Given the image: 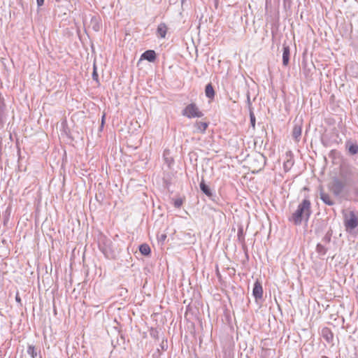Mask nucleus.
<instances>
[{"label": "nucleus", "mask_w": 358, "mask_h": 358, "mask_svg": "<svg viewBox=\"0 0 358 358\" xmlns=\"http://www.w3.org/2000/svg\"><path fill=\"white\" fill-rule=\"evenodd\" d=\"M282 64L285 66H287L289 64V55H290V49L288 45H283L282 48Z\"/></svg>", "instance_id": "obj_6"}, {"label": "nucleus", "mask_w": 358, "mask_h": 358, "mask_svg": "<svg viewBox=\"0 0 358 358\" xmlns=\"http://www.w3.org/2000/svg\"><path fill=\"white\" fill-rule=\"evenodd\" d=\"M322 358H329V357H327L326 356H323Z\"/></svg>", "instance_id": "obj_28"}, {"label": "nucleus", "mask_w": 358, "mask_h": 358, "mask_svg": "<svg viewBox=\"0 0 358 358\" xmlns=\"http://www.w3.org/2000/svg\"><path fill=\"white\" fill-rule=\"evenodd\" d=\"M92 78L94 80H98V74L96 73V69L95 65H94V71H93V73H92Z\"/></svg>", "instance_id": "obj_21"}, {"label": "nucleus", "mask_w": 358, "mask_h": 358, "mask_svg": "<svg viewBox=\"0 0 358 358\" xmlns=\"http://www.w3.org/2000/svg\"><path fill=\"white\" fill-rule=\"evenodd\" d=\"M310 213V202L308 199H303L299 205L296 210L292 215L289 220L294 224L299 225L301 223L303 219L307 221Z\"/></svg>", "instance_id": "obj_2"}, {"label": "nucleus", "mask_w": 358, "mask_h": 358, "mask_svg": "<svg viewBox=\"0 0 358 358\" xmlns=\"http://www.w3.org/2000/svg\"><path fill=\"white\" fill-rule=\"evenodd\" d=\"M316 250H317V252L322 255H325V253L327 252L326 248L321 244H317Z\"/></svg>", "instance_id": "obj_16"}, {"label": "nucleus", "mask_w": 358, "mask_h": 358, "mask_svg": "<svg viewBox=\"0 0 358 358\" xmlns=\"http://www.w3.org/2000/svg\"><path fill=\"white\" fill-rule=\"evenodd\" d=\"M208 126V124L206 122L197 121L194 124L196 131L200 133H204Z\"/></svg>", "instance_id": "obj_10"}, {"label": "nucleus", "mask_w": 358, "mask_h": 358, "mask_svg": "<svg viewBox=\"0 0 358 358\" xmlns=\"http://www.w3.org/2000/svg\"><path fill=\"white\" fill-rule=\"evenodd\" d=\"M248 102L249 104H250V96L248 95Z\"/></svg>", "instance_id": "obj_26"}, {"label": "nucleus", "mask_w": 358, "mask_h": 358, "mask_svg": "<svg viewBox=\"0 0 358 358\" xmlns=\"http://www.w3.org/2000/svg\"><path fill=\"white\" fill-rule=\"evenodd\" d=\"M252 294L256 300H258V299H260L262 298L263 289H262V284L259 281H256L254 285Z\"/></svg>", "instance_id": "obj_5"}, {"label": "nucleus", "mask_w": 358, "mask_h": 358, "mask_svg": "<svg viewBox=\"0 0 358 358\" xmlns=\"http://www.w3.org/2000/svg\"><path fill=\"white\" fill-rule=\"evenodd\" d=\"M358 182V170L348 165L341 166L338 177H334L329 185V189L335 196H339L348 186Z\"/></svg>", "instance_id": "obj_1"}, {"label": "nucleus", "mask_w": 358, "mask_h": 358, "mask_svg": "<svg viewBox=\"0 0 358 358\" xmlns=\"http://www.w3.org/2000/svg\"><path fill=\"white\" fill-rule=\"evenodd\" d=\"M200 188H201V191L208 196H212V193H211L210 188L208 187V185H206L205 184L203 180H202L200 183Z\"/></svg>", "instance_id": "obj_13"}, {"label": "nucleus", "mask_w": 358, "mask_h": 358, "mask_svg": "<svg viewBox=\"0 0 358 358\" xmlns=\"http://www.w3.org/2000/svg\"><path fill=\"white\" fill-rule=\"evenodd\" d=\"M141 59H146L149 62H154L156 59V54L154 50H147L143 52L141 57Z\"/></svg>", "instance_id": "obj_8"}, {"label": "nucleus", "mask_w": 358, "mask_h": 358, "mask_svg": "<svg viewBox=\"0 0 358 358\" xmlns=\"http://www.w3.org/2000/svg\"><path fill=\"white\" fill-rule=\"evenodd\" d=\"M301 135V125L296 124L292 130V137L296 141H299Z\"/></svg>", "instance_id": "obj_9"}, {"label": "nucleus", "mask_w": 358, "mask_h": 358, "mask_svg": "<svg viewBox=\"0 0 358 358\" xmlns=\"http://www.w3.org/2000/svg\"><path fill=\"white\" fill-rule=\"evenodd\" d=\"M104 119H105V115H103L102 116V119H101L102 124H103V122H104Z\"/></svg>", "instance_id": "obj_25"}, {"label": "nucleus", "mask_w": 358, "mask_h": 358, "mask_svg": "<svg viewBox=\"0 0 358 358\" xmlns=\"http://www.w3.org/2000/svg\"><path fill=\"white\" fill-rule=\"evenodd\" d=\"M345 226L348 229H354L358 225V218L354 212L350 211L344 216Z\"/></svg>", "instance_id": "obj_4"}, {"label": "nucleus", "mask_w": 358, "mask_h": 358, "mask_svg": "<svg viewBox=\"0 0 358 358\" xmlns=\"http://www.w3.org/2000/svg\"><path fill=\"white\" fill-rule=\"evenodd\" d=\"M27 353L32 357L36 358L37 356V352L35 349V348L32 345H29L27 348Z\"/></svg>", "instance_id": "obj_15"}, {"label": "nucleus", "mask_w": 358, "mask_h": 358, "mask_svg": "<svg viewBox=\"0 0 358 358\" xmlns=\"http://www.w3.org/2000/svg\"><path fill=\"white\" fill-rule=\"evenodd\" d=\"M15 299L17 302H20V296H18V294H17L16 296H15Z\"/></svg>", "instance_id": "obj_24"}, {"label": "nucleus", "mask_w": 358, "mask_h": 358, "mask_svg": "<svg viewBox=\"0 0 358 358\" xmlns=\"http://www.w3.org/2000/svg\"><path fill=\"white\" fill-rule=\"evenodd\" d=\"M166 238V236L165 234H162L160 236V240L164 241Z\"/></svg>", "instance_id": "obj_23"}, {"label": "nucleus", "mask_w": 358, "mask_h": 358, "mask_svg": "<svg viewBox=\"0 0 358 358\" xmlns=\"http://www.w3.org/2000/svg\"><path fill=\"white\" fill-rule=\"evenodd\" d=\"M348 150L352 155H355L358 152V145L356 144H352L349 147Z\"/></svg>", "instance_id": "obj_17"}, {"label": "nucleus", "mask_w": 358, "mask_h": 358, "mask_svg": "<svg viewBox=\"0 0 358 358\" xmlns=\"http://www.w3.org/2000/svg\"><path fill=\"white\" fill-rule=\"evenodd\" d=\"M205 93H206V96L210 99H213L214 97L215 91H214L213 87L210 83L208 84L206 86Z\"/></svg>", "instance_id": "obj_12"}, {"label": "nucleus", "mask_w": 358, "mask_h": 358, "mask_svg": "<svg viewBox=\"0 0 358 358\" xmlns=\"http://www.w3.org/2000/svg\"><path fill=\"white\" fill-rule=\"evenodd\" d=\"M320 196L321 200L325 204L329 205V206H333L334 204V201H333V199H331V196L329 194L321 190L320 192Z\"/></svg>", "instance_id": "obj_7"}, {"label": "nucleus", "mask_w": 358, "mask_h": 358, "mask_svg": "<svg viewBox=\"0 0 358 358\" xmlns=\"http://www.w3.org/2000/svg\"><path fill=\"white\" fill-rule=\"evenodd\" d=\"M141 253L143 255H148L150 253V248L148 244H142L139 247Z\"/></svg>", "instance_id": "obj_14"}, {"label": "nucleus", "mask_w": 358, "mask_h": 358, "mask_svg": "<svg viewBox=\"0 0 358 358\" xmlns=\"http://www.w3.org/2000/svg\"><path fill=\"white\" fill-rule=\"evenodd\" d=\"M250 124L253 129L255 128V116L252 111H250Z\"/></svg>", "instance_id": "obj_19"}, {"label": "nucleus", "mask_w": 358, "mask_h": 358, "mask_svg": "<svg viewBox=\"0 0 358 358\" xmlns=\"http://www.w3.org/2000/svg\"><path fill=\"white\" fill-rule=\"evenodd\" d=\"M36 1L38 6H41L44 3V0H36Z\"/></svg>", "instance_id": "obj_22"}, {"label": "nucleus", "mask_w": 358, "mask_h": 358, "mask_svg": "<svg viewBox=\"0 0 358 358\" xmlns=\"http://www.w3.org/2000/svg\"><path fill=\"white\" fill-rule=\"evenodd\" d=\"M322 334H323L324 336H325V337H326V339H327L328 341H329L332 338V337H333L332 334H331V333H330V332H329V331H328V329H324V330L322 331Z\"/></svg>", "instance_id": "obj_18"}, {"label": "nucleus", "mask_w": 358, "mask_h": 358, "mask_svg": "<svg viewBox=\"0 0 358 358\" xmlns=\"http://www.w3.org/2000/svg\"><path fill=\"white\" fill-rule=\"evenodd\" d=\"M174 206L176 208H180L182 204V200L181 199H176L174 200Z\"/></svg>", "instance_id": "obj_20"}, {"label": "nucleus", "mask_w": 358, "mask_h": 358, "mask_svg": "<svg viewBox=\"0 0 358 358\" xmlns=\"http://www.w3.org/2000/svg\"><path fill=\"white\" fill-rule=\"evenodd\" d=\"M182 114L188 118L201 117L203 115L195 103L187 105L183 109Z\"/></svg>", "instance_id": "obj_3"}, {"label": "nucleus", "mask_w": 358, "mask_h": 358, "mask_svg": "<svg viewBox=\"0 0 358 358\" xmlns=\"http://www.w3.org/2000/svg\"><path fill=\"white\" fill-rule=\"evenodd\" d=\"M167 31V27L164 23H161L159 24L157 27V34L161 38H164L166 36Z\"/></svg>", "instance_id": "obj_11"}, {"label": "nucleus", "mask_w": 358, "mask_h": 358, "mask_svg": "<svg viewBox=\"0 0 358 358\" xmlns=\"http://www.w3.org/2000/svg\"><path fill=\"white\" fill-rule=\"evenodd\" d=\"M57 1H59L60 0H56Z\"/></svg>", "instance_id": "obj_29"}, {"label": "nucleus", "mask_w": 358, "mask_h": 358, "mask_svg": "<svg viewBox=\"0 0 358 358\" xmlns=\"http://www.w3.org/2000/svg\"><path fill=\"white\" fill-rule=\"evenodd\" d=\"M185 1V0H181L182 4H183V3H184Z\"/></svg>", "instance_id": "obj_27"}]
</instances>
